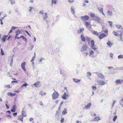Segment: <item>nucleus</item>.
Instances as JSON below:
<instances>
[{"label": "nucleus", "mask_w": 123, "mask_h": 123, "mask_svg": "<svg viewBox=\"0 0 123 123\" xmlns=\"http://www.w3.org/2000/svg\"><path fill=\"white\" fill-rule=\"evenodd\" d=\"M87 46L85 44H84L82 46L81 48L80 49V51L82 53L83 55L87 56L88 55V52H87Z\"/></svg>", "instance_id": "f257e3e1"}, {"label": "nucleus", "mask_w": 123, "mask_h": 123, "mask_svg": "<svg viewBox=\"0 0 123 123\" xmlns=\"http://www.w3.org/2000/svg\"><path fill=\"white\" fill-rule=\"evenodd\" d=\"M59 96V93L56 91H55L52 94V97L53 99H56Z\"/></svg>", "instance_id": "f03ea898"}, {"label": "nucleus", "mask_w": 123, "mask_h": 123, "mask_svg": "<svg viewBox=\"0 0 123 123\" xmlns=\"http://www.w3.org/2000/svg\"><path fill=\"white\" fill-rule=\"evenodd\" d=\"M82 21H84L85 22L86 21L88 20L89 19V17L87 15H85L81 17Z\"/></svg>", "instance_id": "7ed1b4c3"}, {"label": "nucleus", "mask_w": 123, "mask_h": 123, "mask_svg": "<svg viewBox=\"0 0 123 123\" xmlns=\"http://www.w3.org/2000/svg\"><path fill=\"white\" fill-rule=\"evenodd\" d=\"M116 26L118 29H120L121 30L120 31L121 33H123V28L121 25H116Z\"/></svg>", "instance_id": "20e7f679"}, {"label": "nucleus", "mask_w": 123, "mask_h": 123, "mask_svg": "<svg viewBox=\"0 0 123 123\" xmlns=\"http://www.w3.org/2000/svg\"><path fill=\"white\" fill-rule=\"evenodd\" d=\"M93 20L97 21L99 23H101L100 18L96 16L94 18Z\"/></svg>", "instance_id": "39448f33"}, {"label": "nucleus", "mask_w": 123, "mask_h": 123, "mask_svg": "<svg viewBox=\"0 0 123 123\" xmlns=\"http://www.w3.org/2000/svg\"><path fill=\"white\" fill-rule=\"evenodd\" d=\"M25 65L26 63L25 62H23L22 63L21 65V67L22 69L25 71L26 70L25 68Z\"/></svg>", "instance_id": "423d86ee"}, {"label": "nucleus", "mask_w": 123, "mask_h": 123, "mask_svg": "<svg viewBox=\"0 0 123 123\" xmlns=\"http://www.w3.org/2000/svg\"><path fill=\"white\" fill-rule=\"evenodd\" d=\"M98 83L99 85H105L106 83L105 81H104L101 80H99L98 81Z\"/></svg>", "instance_id": "0eeeda50"}, {"label": "nucleus", "mask_w": 123, "mask_h": 123, "mask_svg": "<svg viewBox=\"0 0 123 123\" xmlns=\"http://www.w3.org/2000/svg\"><path fill=\"white\" fill-rule=\"evenodd\" d=\"M107 15L109 16H111L112 15V11L108 10L107 14Z\"/></svg>", "instance_id": "6e6552de"}, {"label": "nucleus", "mask_w": 123, "mask_h": 123, "mask_svg": "<svg viewBox=\"0 0 123 123\" xmlns=\"http://www.w3.org/2000/svg\"><path fill=\"white\" fill-rule=\"evenodd\" d=\"M106 35L104 33H103L101 34L99 37V38L100 39H101L104 37H106Z\"/></svg>", "instance_id": "1a4fd4ad"}, {"label": "nucleus", "mask_w": 123, "mask_h": 123, "mask_svg": "<svg viewBox=\"0 0 123 123\" xmlns=\"http://www.w3.org/2000/svg\"><path fill=\"white\" fill-rule=\"evenodd\" d=\"M98 77H100L102 79H104L105 78V76L102 74H98Z\"/></svg>", "instance_id": "9d476101"}, {"label": "nucleus", "mask_w": 123, "mask_h": 123, "mask_svg": "<svg viewBox=\"0 0 123 123\" xmlns=\"http://www.w3.org/2000/svg\"><path fill=\"white\" fill-rule=\"evenodd\" d=\"M107 45L110 47H111V46L113 45V44L111 43L110 41H108L106 43Z\"/></svg>", "instance_id": "9b49d317"}, {"label": "nucleus", "mask_w": 123, "mask_h": 123, "mask_svg": "<svg viewBox=\"0 0 123 123\" xmlns=\"http://www.w3.org/2000/svg\"><path fill=\"white\" fill-rule=\"evenodd\" d=\"M80 37L81 41L83 42H85V40L86 37H85L82 34L80 36Z\"/></svg>", "instance_id": "f8f14e48"}, {"label": "nucleus", "mask_w": 123, "mask_h": 123, "mask_svg": "<svg viewBox=\"0 0 123 123\" xmlns=\"http://www.w3.org/2000/svg\"><path fill=\"white\" fill-rule=\"evenodd\" d=\"M84 30V29L83 27L80 28V30H78V34L80 33L81 32H83Z\"/></svg>", "instance_id": "ddd939ff"}, {"label": "nucleus", "mask_w": 123, "mask_h": 123, "mask_svg": "<svg viewBox=\"0 0 123 123\" xmlns=\"http://www.w3.org/2000/svg\"><path fill=\"white\" fill-rule=\"evenodd\" d=\"M100 118L99 117H96L93 119V121H98L99 120Z\"/></svg>", "instance_id": "4468645a"}, {"label": "nucleus", "mask_w": 123, "mask_h": 123, "mask_svg": "<svg viewBox=\"0 0 123 123\" xmlns=\"http://www.w3.org/2000/svg\"><path fill=\"white\" fill-rule=\"evenodd\" d=\"M121 80L120 79H118L115 82V83H116L117 85H118V84H121Z\"/></svg>", "instance_id": "2eb2a0df"}, {"label": "nucleus", "mask_w": 123, "mask_h": 123, "mask_svg": "<svg viewBox=\"0 0 123 123\" xmlns=\"http://www.w3.org/2000/svg\"><path fill=\"white\" fill-rule=\"evenodd\" d=\"M92 104L91 103H88L86 106H85V108L86 109H89Z\"/></svg>", "instance_id": "dca6fc26"}, {"label": "nucleus", "mask_w": 123, "mask_h": 123, "mask_svg": "<svg viewBox=\"0 0 123 123\" xmlns=\"http://www.w3.org/2000/svg\"><path fill=\"white\" fill-rule=\"evenodd\" d=\"M67 113V110L66 108H65L62 112V115H64Z\"/></svg>", "instance_id": "f3484780"}, {"label": "nucleus", "mask_w": 123, "mask_h": 123, "mask_svg": "<svg viewBox=\"0 0 123 123\" xmlns=\"http://www.w3.org/2000/svg\"><path fill=\"white\" fill-rule=\"evenodd\" d=\"M61 112V111L57 110L56 111L55 115V116H57L58 117L59 116L60 113Z\"/></svg>", "instance_id": "a211bd4d"}, {"label": "nucleus", "mask_w": 123, "mask_h": 123, "mask_svg": "<svg viewBox=\"0 0 123 123\" xmlns=\"http://www.w3.org/2000/svg\"><path fill=\"white\" fill-rule=\"evenodd\" d=\"M39 94L41 95L42 96H43V95L45 96L46 94V92H44L43 91H40Z\"/></svg>", "instance_id": "6ab92c4d"}, {"label": "nucleus", "mask_w": 123, "mask_h": 123, "mask_svg": "<svg viewBox=\"0 0 123 123\" xmlns=\"http://www.w3.org/2000/svg\"><path fill=\"white\" fill-rule=\"evenodd\" d=\"M7 94L10 96H14L15 95V93H12L11 92H8L7 93Z\"/></svg>", "instance_id": "aec40b11"}, {"label": "nucleus", "mask_w": 123, "mask_h": 123, "mask_svg": "<svg viewBox=\"0 0 123 123\" xmlns=\"http://www.w3.org/2000/svg\"><path fill=\"white\" fill-rule=\"evenodd\" d=\"M23 118L22 117V116L21 115H20L19 116L18 118V119L19 120H21L22 121H23Z\"/></svg>", "instance_id": "412c9836"}, {"label": "nucleus", "mask_w": 123, "mask_h": 123, "mask_svg": "<svg viewBox=\"0 0 123 123\" xmlns=\"http://www.w3.org/2000/svg\"><path fill=\"white\" fill-rule=\"evenodd\" d=\"M61 98L63 99L66 100L67 99V97L65 95L63 94L61 96Z\"/></svg>", "instance_id": "4be33fe9"}, {"label": "nucleus", "mask_w": 123, "mask_h": 123, "mask_svg": "<svg viewBox=\"0 0 123 123\" xmlns=\"http://www.w3.org/2000/svg\"><path fill=\"white\" fill-rule=\"evenodd\" d=\"M39 83V82H38L37 83H35L34 84V85L36 87H40V85L38 83Z\"/></svg>", "instance_id": "5701e85b"}, {"label": "nucleus", "mask_w": 123, "mask_h": 123, "mask_svg": "<svg viewBox=\"0 0 123 123\" xmlns=\"http://www.w3.org/2000/svg\"><path fill=\"white\" fill-rule=\"evenodd\" d=\"M73 79L74 82H80V80L77 79L73 78Z\"/></svg>", "instance_id": "b1692460"}, {"label": "nucleus", "mask_w": 123, "mask_h": 123, "mask_svg": "<svg viewBox=\"0 0 123 123\" xmlns=\"http://www.w3.org/2000/svg\"><path fill=\"white\" fill-rule=\"evenodd\" d=\"M92 33L93 34L97 36H98V33L97 31H94L92 32Z\"/></svg>", "instance_id": "393cba45"}, {"label": "nucleus", "mask_w": 123, "mask_h": 123, "mask_svg": "<svg viewBox=\"0 0 123 123\" xmlns=\"http://www.w3.org/2000/svg\"><path fill=\"white\" fill-rule=\"evenodd\" d=\"M21 115L24 117H26V115L25 113V111H23V110L22 111V113Z\"/></svg>", "instance_id": "a878e982"}, {"label": "nucleus", "mask_w": 123, "mask_h": 123, "mask_svg": "<svg viewBox=\"0 0 123 123\" xmlns=\"http://www.w3.org/2000/svg\"><path fill=\"white\" fill-rule=\"evenodd\" d=\"M84 24L86 26L87 28L88 27V26H89V24L88 22L86 21L85 22V23H84Z\"/></svg>", "instance_id": "bb28decb"}, {"label": "nucleus", "mask_w": 123, "mask_h": 123, "mask_svg": "<svg viewBox=\"0 0 123 123\" xmlns=\"http://www.w3.org/2000/svg\"><path fill=\"white\" fill-rule=\"evenodd\" d=\"M91 47L92 46L93 47V46H94V43L93 40H91Z\"/></svg>", "instance_id": "cd10ccee"}, {"label": "nucleus", "mask_w": 123, "mask_h": 123, "mask_svg": "<svg viewBox=\"0 0 123 123\" xmlns=\"http://www.w3.org/2000/svg\"><path fill=\"white\" fill-rule=\"evenodd\" d=\"M16 36H18L21 33V31L19 30H18L16 31Z\"/></svg>", "instance_id": "c85d7f7f"}, {"label": "nucleus", "mask_w": 123, "mask_h": 123, "mask_svg": "<svg viewBox=\"0 0 123 123\" xmlns=\"http://www.w3.org/2000/svg\"><path fill=\"white\" fill-rule=\"evenodd\" d=\"M11 2V4L12 5L15 4V0H9Z\"/></svg>", "instance_id": "c756f323"}, {"label": "nucleus", "mask_w": 123, "mask_h": 123, "mask_svg": "<svg viewBox=\"0 0 123 123\" xmlns=\"http://www.w3.org/2000/svg\"><path fill=\"white\" fill-rule=\"evenodd\" d=\"M94 54V52L93 51H91L89 52V56H92V55Z\"/></svg>", "instance_id": "7c9ffc66"}, {"label": "nucleus", "mask_w": 123, "mask_h": 123, "mask_svg": "<svg viewBox=\"0 0 123 123\" xmlns=\"http://www.w3.org/2000/svg\"><path fill=\"white\" fill-rule=\"evenodd\" d=\"M71 12L72 14L75 15V11L74 9L72 8V7L71 9Z\"/></svg>", "instance_id": "2f4dec72"}, {"label": "nucleus", "mask_w": 123, "mask_h": 123, "mask_svg": "<svg viewBox=\"0 0 123 123\" xmlns=\"http://www.w3.org/2000/svg\"><path fill=\"white\" fill-rule=\"evenodd\" d=\"M48 16H47V13H46L45 14V16L43 18V19L44 20H46V19L47 18Z\"/></svg>", "instance_id": "473e14b6"}, {"label": "nucleus", "mask_w": 123, "mask_h": 123, "mask_svg": "<svg viewBox=\"0 0 123 123\" xmlns=\"http://www.w3.org/2000/svg\"><path fill=\"white\" fill-rule=\"evenodd\" d=\"M57 0H52L51 2L52 3V5L53 3L54 4H55L56 3Z\"/></svg>", "instance_id": "72a5a7b5"}, {"label": "nucleus", "mask_w": 123, "mask_h": 123, "mask_svg": "<svg viewBox=\"0 0 123 123\" xmlns=\"http://www.w3.org/2000/svg\"><path fill=\"white\" fill-rule=\"evenodd\" d=\"M91 74L90 72H88L87 73V76L88 77H90Z\"/></svg>", "instance_id": "f704fd0d"}, {"label": "nucleus", "mask_w": 123, "mask_h": 123, "mask_svg": "<svg viewBox=\"0 0 123 123\" xmlns=\"http://www.w3.org/2000/svg\"><path fill=\"white\" fill-rule=\"evenodd\" d=\"M115 35L116 36H119V34L118 33L116 32L115 31H113Z\"/></svg>", "instance_id": "c9c22d12"}, {"label": "nucleus", "mask_w": 123, "mask_h": 123, "mask_svg": "<svg viewBox=\"0 0 123 123\" xmlns=\"http://www.w3.org/2000/svg\"><path fill=\"white\" fill-rule=\"evenodd\" d=\"M117 118V116L116 115L113 118V121L114 122H115L116 121V120Z\"/></svg>", "instance_id": "e433bc0d"}, {"label": "nucleus", "mask_w": 123, "mask_h": 123, "mask_svg": "<svg viewBox=\"0 0 123 123\" xmlns=\"http://www.w3.org/2000/svg\"><path fill=\"white\" fill-rule=\"evenodd\" d=\"M90 16L92 18H94L95 16L94 15V14L93 13H91L90 14Z\"/></svg>", "instance_id": "4c0bfd02"}, {"label": "nucleus", "mask_w": 123, "mask_h": 123, "mask_svg": "<svg viewBox=\"0 0 123 123\" xmlns=\"http://www.w3.org/2000/svg\"><path fill=\"white\" fill-rule=\"evenodd\" d=\"M118 58L119 59H120L121 58H123V55H120L118 56Z\"/></svg>", "instance_id": "58836bf2"}, {"label": "nucleus", "mask_w": 123, "mask_h": 123, "mask_svg": "<svg viewBox=\"0 0 123 123\" xmlns=\"http://www.w3.org/2000/svg\"><path fill=\"white\" fill-rule=\"evenodd\" d=\"M63 94L66 95V96L68 98L69 97V96H70V95L68 93L67 94L66 92H65Z\"/></svg>", "instance_id": "ea45409f"}, {"label": "nucleus", "mask_w": 123, "mask_h": 123, "mask_svg": "<svg viewBox=\"0 0 123 123\" xmlns=\"http://www.w3.org/2000/svg\"><path fill=\"white\" fill-rule=\"evenodd\" d=\"M29 8H30V9L29 10V11L30 12H31L32 10V9H33L34 8L32 6H30Z\"/></svg>", "instance_id": "a19ab883"}, {"label": "nucleus", "mask_w": 123, "mask_h": 123, "mask_svg": "<svg viewBox=\"0 0 123 123\" xmlns=\"http://www.w3.org/2000/svg\"><path fill=\"white\" fill-rule=\"evenodd\" d=\"M108 23H109L110 26L111 27L112 26V21H108Z\"/></svg>", "instance_id": "79ce46f5"}, {"label": "nucleus", "mask_w": 123, "mask_h": 123, "mask_svg": "<svg viewBox=\"0 0 123 123\" xmlns=\"http://www.w3.org/2000/svg\"><path fill=\"white\" fill-rule=\"evenodd\" d=\"M1 55H4V52L2 50V49H1Z\"/></svg>", "instance_id": "37998d69"}, {"label": "nucleus", "mask_w": 123, "mask_h": 123, "mask_svg": "<svg viewBox=\"0 0 123 123\" xmlns=\"http://www.w3.org/2000/svg\"><path fill=\"white\" fill-rule=\"evenodd\" d=\"M116 69L118 70H123V67H120L117 68Z\"/></svg>", "instance_id": "c03bdc74"}, {"label": "nucleus", "mask_w": 123, "mask_h": 123, "mask_svg": "<svg viewBox=\"0 0 123 123\" xmlns=\"http://www.w3.org/2000/svg\"><path fill=\"white\" fill-rule=\"evenodd\" d=\"M92 88L93 90H94V91H95L97 89V88L96 86H92Z\"/></svg>", "instance_id": "a18cd8bd"}, {"label": "nucleus", "mask_w": 123, "mask_h": 123, "mask_svg": "<svg viewBox=\"0 0 123 123\" xmlns=\"http://www.w3.org/2000/svg\"><path fill=\"white\" fill-rule=\"evenodd\" d=\"M94 50H95L97 48V47L93 46L91 47Z\"/></svg>", "instance_id": "49530a36"}, {"label": "nucleus", "mask_w": 123, "mask_h": 123, "mask_svg": "<svg viewBox=\"0 0 123 123\" xmlns=\"http://www.w3.org/2000/svg\"><path fill=\"white\" fill-rule=\"evenodd\" d=\"M86 40L87 41H89L90 40V38H89V37H88L86 36Z\"/></svg>", "instance_id": "de8ad7c7"}, {"label": "nucleus", "mask_w": 123, "mask_h": 123, "mask_svg": "<svg viewBox=\"0 0 123 123\" xmlns=\"http://www.w3.org/2000/svg\"><path fill=\"white\" fill-rule=\"evenodd\" d=\"M6 40V38H5L4 37H3L2 38V42H4Z\"/></svg>", "instance_id": "09e8293b"}, {"label": "nucleus", "mask_w": 123, "mask_h": 123, "mask_svg": "<svg viewBox=\"0 0 123 123\" xmlns=\"http://www.w3.org/2000/svg\"><path fill=\"white\" fill-rule=\"evenodd\" d=\"M28 85V84L26 83H25L24 84H23L21 87L22 86H25V87H26Z\"/></svg>", "instance_id": "8fccbe9b"}, {"label": "nucleus", "mask_w": 123, "mask_h": 123, "mask_svg": "<svg viewBox=\"0 0 123 123\" xmlns=\"http://www.w3.org/2000/svg\"><path fill=\"white\" fill-rule=\"evenodd\" d=\"M116 102V101H114L113 102L112 104V107H113V106H114V104Z\"/></svg>", "instance_id": "3c124183"}, {"label": "nucleus", "mask_w": 123, "mask_h": 123, "mask_svg": "<svg viewBox=\"0 0 123 123\" xmlns=\"http://www.w3.org/2000/svg\"><path fill=\"white\" fill-rule=\"evenodd\" d=\"M64 118L63 117L61 118L60 120V122L61 123H63L64 122Z\"/></svg>", "instance_id": "603ef678"}, {"label": "nucleus", "mask_w": 123, "mask_h": 123, "mask_svg": "<svg viewBox=\"0 0 123 123\" xmlns=\"http://www.w3.org/2000/svg\"><path fill=\"white\" fill-rule=\"evenodd\" d=\"M113 55V54L112 53H111L110 54V57H111L112 58Z\"/></svg>", "instance_id": "864d4df0"}, {"label": "nucleus", "mask_w": 123, "mask_h": 123, "mask_svg": "<svg viewBox=\"0 0 123 123\" xmlns=\"http://www.w3.org/2000/svg\"><path fill=\"white\" fill-rule=\"evenodd\" d=\"M5 87H7L8 88H9L10 87V85H5Z\"/></svg>", "instance_id": "5fc2aeb1"}, {"label": "nucleus", "mask_w": 123, "mask_h": 123, "mask_svg": "<svg viewBox=\"0 0 123 123\" xmlns=\"http://www.w3.org/2000/svg\"><path fill=\"white\" fill-rule=\"evenodd\" d=\"M35 57H34V56H33L32 57V58L31 60V62H32L34 60V58Z\"/></svg>", "instance_id": "6e6d98bb"}, {"label": "nucleus", "mask_w": 123, "mask_h": 123, "mask_svg": "<svg viewBox=\"0 0 123 123\" xmlns=\"http://www.w3.org/2000/svg\"><path fill=\"white\" fill-rule=\"evenodd\" d=\"M16 28V27L14 26H12L11 27V29L12 30H14Z\"/></svg>", "instance_id": "4d7b16f0"}, {"label": "nucleus", "mask_w": 123, "mask_h": 123, "mask_svg": "<svg viewBox=\"0 0 123 123\" xmlns=\"http://www.w3.org/2000/svg\"><path fill=\"white\" fill-rule=\"evenodd\" d=\"M17 113L16 112L14 113L13 114V115L14 117H15L17 115Z\"/></svg>", "instance_id": "13d9d810"}, {"label": "nucleus", "mask_w": 123, "mask_h": 123, "mask_svg": "<svg viewBox=\"0 0 123 123\" xmlns=\"http://www.w3.org/2000/svg\"><path fill=\"white\" fill-rule=\"evenodd\" d=\"M25 32L29 36H30V37H31V35H30V34L29 33V32H28L27 31H25Z\"/></svg>", "instance_id": "bf43d9fd"}, {"label": "nucleus", "mask_w": 123, "mask_h": 123, "mask_svg": "<svg viewBox=\"0 0 123 123\" xmlns=\"http://www.w3.org/2000/svg\"><path fill=\"white\" fill-rule=\"evenodd\" d=\"M11 111L12 112H14L16 111V110L13 109V108H12V109L11 110Z\"/></svg>", "instance_id": "052dcab7"}, {"label": "nucleus", "mask_w": 123, "mask_h": 123, "mask_svg": "<svg viewBox=\"0 0 123 123\" xmlns=\"http://www.w3.org/2000/svg\"><path fill=\"white\" fill-rule=\"evenodd\" d=\"M103 9L102 8H101V9H100V10L99 11L100 13L101 12H103Z\"/></svg>", "instance_id": "680f3d73"}, {"label": "nucleus", "mask_w": 123, "mask_h": 123, "mask_svg": "<svg viewBox=\"0 0 123 123\" xmlns=\"http://www.w3.org/2000/svg\"><path fill=\"white\" fill-rule=\"evenodd\" d=\"M108 31L107 30H105V31H104V32L107 34H108Z\"/></svg>", "instance_id": "e2e57ef3"}, {"label": "nucleus", "mask_w": 123, "mask_h": 123, "mask_svg": "<svg viewBox=\"0 0 123 123\" xmlns=\"http://www.w3.org/2000/svg\"><path fill=\"white\" fill-rule=\"evenodd\" d=\"M16 105H14L13 106V107H12V108L16 110Z\"/></svg>", "instance_id": "0e129e2a"}, {"label": "nucleus", "mask_w": 123, "mask_h": 123, "mask_svg": "<svg viewBox=\"0 0 123 123\" xmlns=\"http://www.w3.org/2000/svg\"><path fill=\"white\" fill-rule=\"evenodd\" d=\"M16 105H14L13 106V107H12V108L16 110Z\"/></svg>", "instance_id": "69168bd1"}, {"label": "nucleus", "mask_w": 123, "mask_h": 123, "mask_svg": "<svg viewBox=\"0 0 123 123\" xmlns=\"http://www.w3.org/2000/svg\"><path fill=\"white\" fill-rule=\"evenodd\" d=\"M34 119L33 118L31 117L30 118L29 120L30 121H32Z\"/></svg>", "instance_id": "338daca9"}, {"label": "nucleus", "mask_w": 123, "mask_h": 123, "mask_svg": "<svg viewBox=\"0 0 123 123\" xmlns=\"http://www.w3.org/2000/svg\"><path fill=\"white\" fill-rule=\"evenodd\" d=\"M120 40L121 42H123V38H122V37H120Z\"/></svg>", "instance_id": "774afa93"}]
</instances>
